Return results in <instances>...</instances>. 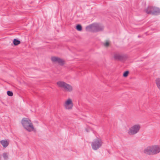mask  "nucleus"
Returning <instances> with one entry per match:
<instances>
[{
  "mask_svg": "<svg viewBox=\"0 0 160 160\" xmlns=\"http://www.w3.org/2000/svg\"><path fill=\"white\" fill-rule=\"evenodd\" d=\"M76 29L78 31H81L82 30V27L81 25L79 24L78 25L76 26Z\"/></svg>",
  "mask_w": 160,
  "mask_h": 160,
  "instance_id": "dca6fc26",
  "label": "nucleus"
},
{
  "mask_svg": "<svg viewBox=\"0 0 160 160\" xmlns=\"http://www.w3.org/2000/svg\"><path fill=\"white\" fill-rule=\"evenodd\" d=\"M0 142L3 147L5 148L7 147L9 144L8 141H1Z\"/></svg>",
  "mask_w": 160,
  "mask_h": 160,
  "instance_id": "9d476101",
  "label": "nucleus"
},
{
  "mask_svg": "<svg viewBox=\"0 0 160 160\" xmlns=\"http://www.w3.org/2000/svg\"><path fill=\"white\" fill-rule=\"evenodd\" d=\"M8 95L10 96H13V94L12 92L10 91H8L7 92Z\"/></svg>",
  "mask_w": 160,
  "mask_h": 160,
  "instance_id": "f3484780",
  "label": "nucleus"
},
{
  "mask_svg": "<svg viewBox=\"0 0 160 160\" xmlns=\"http://www.w3.org/2000/svg\"><path fill=\"white\" fill-rule=\"evenodd\" d=\"M102 141H94L91 142V146L94 150H97L102 145Z\"/></svg>",
  "mask_w": 160,
  "mask_h": 160,
  "instance_id": "0eeeda50",
  "label": "nucleus"
},
{
  "mask_svg": "<svg viewBox=\"0 0 160 160\" xmlns=\"http://www.w3.org/2000/svg\"><path fill=\"white\" fill-rule=\"evenodd\" d=\"M156 82L158 88L160 90V78H157L156 80Z\"/></svg>",
  "mask_w": 160,
  "mask_h": 160,
  "instance_id": "ddd939ff",
  "label": "nucleus"
},
{
  "mask_svg": "<svg viewBox=\"0 0 160 160\" xmlns=\"http://www.w3.org/2000/svg\"><path fill=\"white\" fill-rule=\"evenodd\" d=\"M8 153L4 152L2 154V156L5 160H7L8 158Z\"/></svg>",
  "mask_w": 160,
  "mask_h": 160,
  "instance_id": "2eb2a0df",
  "label": "nucleus"
},
{
  "mask_svg": "<svg viewBox=\"0 0 160 160\" xmlns=\"http://www.w3.org/2000/svg\"><path fill=\"white\" fill-rule=\"evenodd\" d=\"M86 29L89 31L96 32L102 30L103 27L98 23H93L87 26Z\"/></svg>",
  "mask_w": 160,
  "mask_h": 160,
  "instance_id": "7ed1b4c3",
  "label": "nucleus"
},
{
  "mask_svg": "<svg viewBox=\"0 0 160 160\" xmlns=\"http://www.w3.org/2000/svg\"><path fill=\"white\" fill-rule=\"evenodd\" d=\"M152 11V14L154 15H158L160 13V9L159 8L153 7Z\"/></svg>",
  "mask_w": 160,
  "mask_h": 160,
  "instance_id": "1a4fd4ad",
  "label": "nucleus"
},
{
  "mask_svg": "<svg viewBox=\"0 0 160 160\" xmlns=\"http://www.w3.org/2000/svg\"><path fill=\"white\" fill-rule=\"evenodd\" d=\"M13 43L15 45H17L19 44L20 43V41L16 39H15L13 40Z\"/></svg>",
  "mask_w": 160,
  "mask_h": 160,
  "instance_id": "4468645a",
  "label": "nucleus"
},
{
  "mask_svg": "<svg viewBox=\"0 0 160 160\" xmlns=\"http://www.w3.org/2000/svg\"><path fill=\"white\" fill-rule=\"evenodd\" d=\"M21 123L24 128L28 132L35 131L32 123L29 118H23L22 120Z\"/></svg>",
  "mask_w": 160,
  "mask_h": 160,
  "instance_id": "f03ea898",
  "label": "nucleus"
},
{
  "mask_svg": "<svg viewBox=\"0 0 160 160\" xmlns=\"http://www.w3.org/2000/svg\"><path fill=\"white\" fill-rule=\"evenodd\" d=\"M141 128V126L138 124H134L130 127L128 133L130 135H133L137 133Z\"/></svg>",
  "mask_w": 160,
  "mask_h": 160,
  "instance_id": "20e7f679",
  "label": "nucleus"
},
{
  "mask_svg": "<svg viewBox=\"0 0 160 160\" xmlns=\"http://www.w3.org/2000/svg\"><path fill=\"white\" fill-rule=\"evenodd\" d=\"M109 45V43L108 42H106L104 44V45L106 47L108 46Z\"/></svg>",
  "mask_w": 160,
  "mask_h": 160,
  "instance_id": "aec40b11",
  "label": "nucleus"
},
{
  "mask_svg": "<svg viewBox=\"0 0 160 160\" xmlns=\"http://www.w3.org/2000/svg\"><path fill=\"white\" fill-rule=\"evenodd\" d=\"M153 8V7H148L146 10L145 12L148 14H152V9Z\"/></svg>",
  "mask_w": 160,
  "mask_h": 160,
  "instance_id": "9b49d317",
  "label": "nucleus"
},
{
  "mask_svg": "<svg viewBox=\"0 0 160 160\" xmlns=\"http://www.w3.org/2000/svg\"><path fill=\"white\" fill-rule=\"evenodd\" d=\"M114 58L116 60H120L122 59V57L118 54H115L114 55Z\"/></svg>",
  "mask_w": 160,
  "mask_h": 160,
  "instance_id": "f8f14e48",
  "label": "nucleus"
},
{
  "mask_svg": "<svg viewBox=\"0 0 160 160\" xmlns=\"http://www.w3.org/2000/svg\"><path fill=\"white\" fill-rule=\"evenodd\" d=\"M73 103L72 99L69 98L66 100L63 104L65 109L67 110H71L73 107Z\"/></svg>",
  "mask_w": 160,
  "mask_h": 160,
  "instance_id": "423d86ee",
  "label": "nucleus"
},
{
  "mask_svg": "<svg viewBox=\"0 0 160 160\" xmlns=\"http://www.w3.org/2000/svg\"><path fill=\"white\" fill-rule=\"evenodd\" d=\"M143 152L149 155H156L160 152V145H154L148 146L144 149Z\"/></svg>",
  "mask_w": 160,
  "mask_h": 160,
  "instance_id": "f257e3e1",
  "label": "nucleus"
},
{
  "mask_svg": "<svg viewBox=\"0 0 160 160\" xmlns=\"http://www.w3.org/2000/svg\"><path fill=\"white\" fill-rule=\"evenodd\" d=\"M51 60L52 62L57 63L61 65H63L64 64V61L58 57H52L51 58Z\"/></svg>",
  "mask_w": 160,
  "mask_h": 160,
  "instance_id": "6e6552de",
  "label": "nucleus"
},
{
  "mask_svg": "<svg viewBox=\"0 0 160 160\" xmlns=\"http://www.w3.org/2000/svg\"><path fill=\"white\" fill-rule=\"evenodd\" d=\"M129 73V72L128 71H125L123 74V76L124 77H126L128 76Z\"/></svg>",
  "mask_w": 160,
  "mask_h": 160,
  "instance_id": "6ab92c4d",
  "label": "nucleus"
},
{
  "mask_svg": "<svg viewBox=\"0 0 160 160\" xmlns=\"http://www.w3.org/2000/svg\"><path fill=\"white\" fill-rule=\"evenodd\" d=\"M57 84L59 87L63 88L68 92H71L72 90V88L70 85L64 82L59 81L57 82Z\"/></svg>",
  "mask_w": 160,
  "mask_h": 160,
  "instance_id": "39448f33",
  "label": "nucleus"
},
{
  "mask_svg": "<svg viewBox=\"0 0 160 160\" xmlns=\"http://www.w3.org/2000/svg\"><path fill=\"white\" fill-rule=\"evenodd\" d=\"M85 130L87 132H89L90 131H92V129L89 127H87V128H86Z\"/></svg>",
  "mask_w": 160,
  "mask_h": 160,
  "instance_id": "a211bd4d",
  "label": "nucleus"
}]
</instances>
